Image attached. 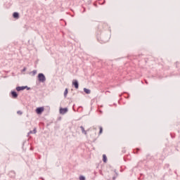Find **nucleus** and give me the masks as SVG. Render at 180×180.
<instances>
[{"label": "nucleus", "instance_id": "obj_18", "mask_svg": "<svg viewBox=\"0 0 180 180\" xmlns=\"http://www.w3.org/2000/svg\"><path fill=\"white\" fill-rule=\"evenodd\" d=\"M17 115H23V112L18 110V111H17Z\"/></svg>", "mask_w": 180, "mask_h": 180}, {"label": "nucleus", "instance_id": "obj_24", "mask_svg": "<svg viewBox=\"0 0 180 180\" xmlns=\"http://www.w3.org/2000/svg\"><path fill=\"white\" fill-rule=\"evenodd\" d=\"M94 6H96V8H98V4H94Z\"/></svg>", "mask_w": 180, "mask_h": 180}, {"label": "nucleus", "instance_id": "obj_7", "mask_svg": "<svg viewBox=\"0 0 180 180\" xmlns=\"http://www.w3.org/2000/svg\"><path fill=\"white\" fill-rule=\"evenodd\" d=\"M37 133V128L34 127L32 131H30L28 132L27 135L29 136V134H36Z\"/></svg>", "mask_w": 180, "mask_h": 180}, {"label": "nucleus", "instance_id": "obj_14", "mask_svg": "<svg viewBox=\"0 0 180 180\" xmlns=\"http://www.w3.org/2000/svg\"><path fill=\"white\" fill-rule=\"evenodd\" d=\"M31 74H32V76L34 77L37 74V70H34L33 71L31 72Z\"/></svg>", "mask_w": 180, "mask_h": 180}, {"label": "nucleus", "instance_id": "obj_26", "mask_svg": "<svg viewBox=\"0 0 180 180\" xmlns=\"http://www.w3.org/2000/svg\"><path fill=\"white\" fill-rule=\"evenodd\" d=\"M146 84H148V81H146Z\"/></svg>", "mask_w": 180, "mask_h": 180}, {"label": "nucleus", "instance_id": "obj_8", "mask_svg": "<svg viewBox=\"0 0 180 180\" xmlns=\"http://www.w3.org/2000/svg\"><path fill=\"white\" fill-rule=\"evenodd\" d=\"M15 89H16V91H18V92H20V91H25V86H17L16 88H15Z\"/></svg>", "mask_w": 180, "mask_h": 180}, {"label": "nucleus", "instance_id": "obj_4", "mask_svg": "<svg viewBox=\"0 0 180 180\" xmlns=\"http://www.w3.org/2000/svg\"><path fill=\"white\" fill-rule=\"evenodd\" d=\"M72 85L75 86V89H78L79 88V83L78 82V80L77 79H73Z\"/></svg>", "mask_w": 180, "mask_h": 180}, {"label": "nucleus", "instance_id": "obj_9", "mask_svg": "<svg viewBox=\"0 0 180 180\" xmlns=\"http://www.w3.org/2000/svg\"><path fill=\"white\" fill-rule=\"evenodd\" d=\"M13 18L14 19H19V18H20L19 13H18V12H14V13H13Z\"/></svg>", "mask_w": 180, "mask_h": 180}, {"label": "nucleus", "instance_id": "obj_5", "mask_svg": "<svg viewBox=\"0 0 180 180\" xmlns=\"http://www.w3.org/2000/svg\"><path fill=\"white\" fill-rule=\"evenodd\" d=\"M68 112V108H60L59 109V112L60 115H65Z\"/></svg>", "mask_w": 180, "mask_h": 180}, {"label": "nucleus", "instance_id": "obj_15", "mask_svg": "<svg viewBox=\"0 0 180 180\" xmlns=\"http://www.w3.org/2000/svg\"><path fill=\"white\" fill-rule=\"evenodd\" d=\"M102 133H103V128H102V127H100L98 134H102Z\"/></svg>", "mask_w": 180, "mask_h": 180}, {"label": "nucleus", "instance_id": "obj_27", "mask_svg": "<svg viewBox=\"0 0 180 180\" xmlns=\"http://www.w3.org/2000/svg\"><path fill=\"white\" fill-rule=\"evenodd\" d=\"M42 180H44V179L41 178Z\"/></svg>", "mask_w": 180, "mask_h": 180}, {"label": "nucleus", "instance_id": "obj_16", "mask_svg": "<svg viewBox=\"0 0 180 180\" xmlns=\"http://www.w3.org/2000/svg\"><path fill=\"white\" fill-rule=\"evenodd\" d=\"M140 151V148H137L134 150V154H137Z\"/></svg>", "mask_w": 180, "mask_h": 180}, {"label": "nucleus", "instance_id": "obj_28", "mask_svg": "<svg viewBox=\"0 0 180 180\" xmlns=\"http://www.w3.org/2000/svg\"><path fill=\"white\" fill-rule=\"evenodd\" d=\"M98 1H101V0H98Z\"/></svg>", "mask_w": 180, "mask_h": 180}, {"label": "nucleus", "instance_id": "obj_19", "mask_svg": "<svg viewBox=\"0 0 180 180\" xmlns=\"http://www.w3.org/2000/svg\"><path fill=\"white\" fill-rule=\"evenodd\" d=\"M25 89H27V91H30V87L27 86H24Z\"/></svg>", "mask_w": 180, "mask_h": 180}, {"label": "nucleus", "instance_id": "obj_21", "mask_svg": "<svg viewBox=\"0 0 180 180\" xmlns=\"http://www.w3.org/2000/svg\"><path fill=\"white\" fill-rule=\"evenodd\" d=\"M122 154H125V153H126V149H123V150H122Z\"/></svg>", "mask_w": 180, "mask_h": 180}, {"label": "nucleus", "instance_id": "obj_1", "mask_svg": "<svg viewBox=\"0 0 180 180\" xmlns=\"http://www.w3.org/2000/svg\"><path fill=\"white\" fill-rule=\"evenodd\" d=\"M46 75H44L43 73H39L37 75V81L40 84H44L46 82Z\"/></svg>", "mask_w": 180, "mask_h": 180}, {"label": "nucleus", "instance_id": "obj_2", "mask_svg": "<svg viewBox=\"0 0 180 180\" xmlns=\"http://www.w3.org/2000/svg\"><path fill=\"white\" fill-rule=\"evenodd\" d=\"M109 39H110L109 35H105V34L101 35V39L103 43H108V41H109Z\"/></svg>", "mask_w": 180, "mask_h": 180}, {"label": "nucleus", "instance_id": "obj_20", "mask_svg": "<svg viewBox=\"0 0 180 180\" xmlns=\"http://www.w3.org/2000/svg\"><path fill=\"white\" fill-rule=\"evenodd\" d=\"M27 68H23V69L22 70V72H25V71H26Z\"/></svg>", "mask_w": 180, "mask_h": 180}, {"label": "nucleus", "instance_id": "obj_17", "mask_svg": "<svg viewBox=\"0 0 180 180\" xmlns=\"http://www.w3.org/2000/svg\"><path fill=\"white\" fill-rule=\"evenodd\" d=\"M79 180H85L86 179L85 176H82V175L79 176Z\"/></svg>", "mask_w": 180, "mask_h": 180}, {"label": "nucleus", "instance_id": "obj_3", "mask_svg": "<svg viewBox=\"0 0 180 180\" xmlns=\"http://www.w3.org/2000/svg\"><path fill=\"white\" fill-rule=\"evenodd\" d=\"M35 111L37 115H41L44 112V107H38Z\"/></svg>", "mask_w": 180, "mask_h": 180}, {"label": "nucleus", "instance_id": "obj_10", "mask_svg": "<svg viewBox=\"0 0 180 180\" xmlns=\"http://www.w3.org/2000/svg\"><path fill=\"white\" fill-rule=\"evenodd\" d=\"M84 92L86 93L87 95H89V94H91V89L84 88Z\"/></svg>", "mask_w": 180, "mask_h": 180}, {"label": "nucleus", "instance_id": "obj_13", "mask_svg": "<svg viewBox=\"0 0 180 180\" xmlns=\"http://www.w3.org/2000/svg\"><path fill=\"white\" fill-rule=\"evenodd\" d=\"M67 95H68V89L66 88L64 91L65 98H67Z\"/></svg>", "mask_w": 180, "mask_h": 180}, {"label": "nucleus", "instance_id": "obj_12", "mask_svg": "<svg viewBox=\"0 0 180 180\" xmlns=\"http://www.w3.org/2000/svg\"><path fill=\"white\" fill-rule=\"evenodd\" d=\"M80 129H81L82 133H83V134H86V131H85V128H84V127L81 126Z\"/></svg>", "mask_w": 180, "mask_h": 180}, {"label": "nucleus", "instance_id": "obj_22", "mask_svg": "<svg viewBox=\"0 0 180 180\" xmlns=\"http://www.w3.org/2000/svg\"><path fill=\"white\" fill-rule=\"evenodd\" d=\"M114 172L117 175V172H116V169L114 170Z\"/></svg>", "mask_w": 180, "mask_h": 180}, {"label": "nucleus", "instance_id": "obj_11", "mask_svg": "<svg viewBox=\"0 0 180 180\" xmlns=\"http://www.w3.org/2000/svg\"><path fill=\"white\" fill-rule=\"evenodd\" d=\"M103 162L105 163L108 162V157L105 154L103 155Z\"/></svg>", "mask_w": 180, "mask_h": 180}, {"label": "nucleus", "instance_id": "obj_23", "mask_svg": "<svg viewBox=\"0 0 180 180\" xmlns=\"http://www.w3.org/2000/svg\"><path fill=\"white\" fill-rule=\"evenodd\" d=\"M114 172L117 175V172H116V169L114 170Z\"/></svg>", "mask_w": 180, "mask_h": 180}, {"label": "nucleus", "instance_id": "obj_25", "mask_svg": "<svg viewBox=\"0 0 180 180\" xmlns=\"http://www.w3.org/2000/svg\"><path fill=\"white\" fill-rule=\"evenodd\" d=\"M112 179H113V180L116 179V177H115V176H113V177H112Z\"/></svg>", "mask_w": 180, "mask_h": 180}, {"label": "nucleus", "instance_id": "obj_6", "mask_svg": "<svg viewBox=\"0 0 180 180\" xmlns=\"http://www.w3.org/2000/svg\"><path fill=\"white\" fill-rule=\"evenodd\" d=\"M11 98H13V99H16V98H18V96H19V94H18V92H16V91H15V90L11 91Z\"/></svg>", "mask_w": 180, "mask_h": 180}]
</instances>
